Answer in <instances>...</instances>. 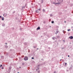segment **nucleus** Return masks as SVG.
<instances>
[{
    "instance_id": "1",
    "label": "nucleus",
    "mask_w": 73,
    "mask_h": 73,
    "mask_svg": "<svg viewBox=\"0 0 73 73\" xmlns=\"http://www.w3.org/2000/svg\"><path fill=\"white\" fill-rule=\"evenodd\" d=\"M24 60L25 61H27V60H28V58L27 56H25L24 58Z\"/></svg>"
},
{
    "instance_id": "2",
    "label": "nucleus",
    "mask_w": 73,
    "mask_h": 73,
    "mask_svg": "<svg viewBox=\"0 0 73 73\" xmlns=\"http://www.w3.org/2000/svg\"><path fill=\"white\" fill-rule=\"evenodd\" d=\"M11 69H12V67H10L8 69V70L9 72H11Z\"/></svg>"
},
{
    "instance_id": "3",
    "label": "nucleus",
    "mask_w": 73,
    "mask_h": 73,
    "mask_svg": "<svg viewBox=\"0 0 73 73\" xmlns=\"http://www.w3.org/2000/svg\"><path fill=\"white\" fill-rule=\"evenodd\" d=\"M69 38H70V39H73V36H70V37H69Z\"/></svg>"
},
{
    "instance_id": "4",
    "label": "nucleus",
    "mask_w": 73,
    "mask_h": 73,
    "mask_svg": "<svg viewBox=\"0 0 73 73\" xmlns=\"http://www.w3.org/2000/svg\"><path fill=\"white\" fill-rule=\"evenodd\" d=\"M37 30H39V29H40V27H38L36 29Z\"/></svg>"
},
{
    "instance_id": "5",
    "label": "nucleus",
    "mask_w": 73,
    "mask_h": 73,
    "mask_svg": "<svg viewBox=\"0 0 73 73\" xmlns=\"http://www.w3.org/2000/svg\"><path fill=\"white\" fill-rule=\"evenodd\" d=\"M55 4H60V2H58V3H55Z\"/></svg>"
},
{
    "instance_id": "6",
    "label": "nucleus",
    "mask_w": 73,
    "mask_h": 73,
    "mask_svg": "<svg viewBox=\"0 0 73 73\" xmlns=\"http://www.w3.org/2000/svg\"><path fill=\"white\" fill-rule=\"evenodd\" d=\"M2 27H5V24L3 23L2 24Z\"/></svg>"
},
{
    "instance_id": "7",
    "label": "nucleus",
    "mask_w": 73,
    "mask_h": 73,
    "mask_svg": "<svg viewBox=\"0 0 73 73\" xmlns=\"http://www.w3.org/2000/svg\"><path fill=\"white\" fill-rule=\"evenodd\" d=\"M58 33V31H56V33H55V34H56V35H57V33Z\"/></svg>"
},
{
    "instance_id": "8",
    "label": "nucleus",
    "mask_w": 73,
    "mask_h": 73,
    "mask_svg": "<svg viewBox=\"0 0 73 73\" xmlns=\"http://www.w3.org/2000/svg\"><path fill=\"white\" fill-rule=\"evenodd\" d=\"M36 12L37 13H38V12H39L38 11V10L36 11Z\"/></svg>"
},
{
    "instance_id": "9",
    "label": "nucleus",
    "mask_w": 73,
    "mask_h": 73,
    "mask_svg": "<svg viewBox=\"0 0 73 73\" xmlns=\"http://www.w3.org/2000/svg\"><path fill=\"white\" fill-rule=\"evenodd\" d=\"M57 38H60V36H57Z\"/></svg>"
},
{
    "instance_id": "10",
    "label": "nucleus",
    "mask_w": 73,
    "mask_h": 73,
    "mask_svg": "<svg viewBox=\"0 0 73 73\" xmlns=\"http://www.w3.org/2000/svg\"><path fill=\"white\" fill-rule=\"evenodd\" d=\"M43 0H41V3H43Z\"/></svg>"
},
{
    "instance_id": "11",
    "label": "nucleus",
    "mask_w": 73,
    "mask_h": 73,
    "mask_svg": "<svg viewBox=\"0 0 73 73\" xmlns=\"http://www.w3.org/2000/svg\"><path fill=\"white\" fill-rule=\"evenodd\" d=\"M43 12H45V10L44 9H43Z\"/></svg>"
},
{
    "instance_id": "12",
    "label": "nucleus",
    "mask_w": 73,
    "mask_h": 73,
    "mask_svg": "<svg viewBox=\"0 0 73 73\" xmlns=\"http://www.w3.org/2000/svg\"><path fill=\"white\" fill-rule=\"evenodd\" d=\"M63 33H64V34H65V33H66V31H63Z\"/></svg>"
},
{
    "instance_id": "13",
    "label": "nucleus",
    "mask_w": 73,
    "mask_h": 73,
    "mask_svg": "<svg viewBox=\"0 0 73 73\" xmlns=\"http://www.w3.org/2000/svg\"><path fill=\"white\" fill-rule=\"evenodd\" d=\"M51 23H52V24H53V23H54V21H52Z\"/></svg>"
},
{
    "instance_id": "14",
    "label": "nucleus",
    "mask_w": 73,
    "mask_h": 73,
    "mask_svg": "<svg viewBox=\"0 0 73 73\" xmlns=\"http://www.w3.org/2000/svg\"><path fill=\"white\" fill-rule=\"evenodd\" d=\"M5 48H8V46L7 45H5Z\"/></svg>"
},
{
    "instance_id": "15",
    "label": "nucleus",
    "mask_w": 73,
    "mask_h": 73,
    "mask_svg": "<svg viewBox=\"0 0 73 73\" xmlns=\"http://www.w3.org/2000/svg\"><path fill=\"white\" fill-rule=\"evenodd\" d=\"M53 16V15L52 14H50V17H52V16Z\"/></svg>"
},
{
    "instance_id": "16",
    "label": "nucleus",
    "mask_w": 73,
    "mask_h": 73,
    "mask_svg": "<svg viewBox=\"0 0 73 73\" xmlns=\"http://www.w3.org/2000/svg\"><path fill=\"white\" fill-rule=\"evenodd\" d=\"M2 20H3V21H4V17H3L2 18Z\"/></svg>"
},
{
    "instance_id": "17",
    "label": "nucleus",
    "mask_w": 73,
    "mask_h": 73,
    "mask_svg": "<svg viewBox=\"0 0 73 73\" xmlns=\"http://www.w3.org/2000/svg\"><path fill=\"white\" fill-rule=\"evenodd\" d=\"M24 44L25 45H27V43H26V42L24 43Z\"/></svg>"
},
{
    "instance_id": "18",
    "label": "nucleus",
    "mask_w": 73,
    "mask_h": 73,
    "mask_svg": "<svg viewBox=\"0 0 73 73\" xmlns=\"http://www.w3.org/2000/svg\"><path fill=\"white\" fill-rule=\"evenodd\" d=\"M25 6L23 7H22V8H25Z\"/></svg>"
},
{
    "instance_id": "19",
    "label": "nucleus",
    "mask_w": 73,
    "mask_h": 73,
    "mask_svg": "<svg viewBox=\"0 0 73 73\" xmlns=\"http://www.w3.org/2000/svg\"><path fill=\"white\" fill-rule=\"evenodd\" d=\"M22 65H24V63H22Z\"/></svg>"
},
{
    "instance_id": "20",
    "label": "nucleus",
    "mask_w": 73,
    "mask_h": 73,
    "mask_svg": "<svg viewBox=\"0 0 73 73\" xmlns=\"http://www.w3.org/2000/svg\"><path fill=\"white\" fill-rule=\"evenodd\" d=\"M70 6L71 7H72V6H73V4H71L70 5Z\"/></svg>"
},
{
    "instance_id": "21",
    "label": "nucleus",
    "mask_w": 73,
    "mask_h": 73,
    "mask_svg": "<svg viewBox=\"0 0 73 73\" xmlns=\"http://www.w3.org/2000/svg\"><path fill=\"white\" fill-rule=\"evenodd\" d=\"M52 38L53 40H54V37Z\"/></svg>"
},
{
    "instance_id": "22",
    "label": "nucleus",
    "mask_w": 73,
    "mask_h": 73,
    "mask_svg": "<svg viewBox=\"0 0 73 73\" xmlns=\"http://www.w3.org/2000/svg\"><path fill=\"white\" fill-rule=\"evenodd\" d=\"M53 4H55V5H56V3H55L54 2H53Z\"/></svg>"
},
{
    "instance_id": "23",
    "label": "nucleus",
    "mask_w": 73,
    "mask_h": 73,
    "mask_svg": "<svg viewBox=\"0 0 73 73\" xmlns=\"http://www.w3.org/2000/svg\"><path fill=\"white\" fill-rule=\"evenodd\" d=\"M3 57H4V56H1V58H3Z\"/></svg>"
},
{
    "instance_id": "24",
    "label": "nucleus",
    "mask_w": 73,
    "mask_h": 73,
    "mask_svg": "<svg viewBox=\"0 0 73 73\" xmlns=\"http://www.w3.org/2000/svg\"><path fill=\"white\" fill-rule=\"evenodd\" d=\"M38 10H39V11H40V10H41V9H38Z\"/></svg>"
},
{
    "instance_id": "25",
    "label": "nucleus",
    "mask_w": 73,
    "mask_h": 73,
    "mask_svg": "<svg viewBox=\"0 0 73 73\" xmlns=\"http://www.w3.org/2000/svg\"><path fill=\"white\" fill-rule=\"evenodd\" d=\"M33 48H36V46H33Z\"/></svg>"
},
{
    "instance_id": "26",
    "label": "nucleus",
    "mask_w": 73,
    "mask_h": 73,
    "mask_svg": "<svg viewBox=\"0 0 73 73\" xmlns=\"http://www.w3.org/2000/svg\"><path fill=\"white\" fill-rule=\"evenodd\" d=\"M5 16H7V14H6V13H5Z\"/></svg>"
},
{
    "instance_id": "27",
    "label": "nucleus",
    "mask_w": 73,
    "mask_h": 73,
    "mask_svg": "<svg viewBox=\"0 0 73 73\" xmlns=\"http://www.w3.org/2000/svg\"><path fill=\"white\" fill-rule=\"evenodd\" d=\"M70 31V29H68V31Z\"/></svg>"
},
{
    "instance_id": "28",
    "label": "nucleus",
    "mask_w": 73,
    "mask_h": 73,
    "mask_svg": "<svg viewBox=\"0 0 73 73\" xmlns=\"http://www.w3.org/2000/svg\"><path fill=\"white\" fill-rule=\"evenodd\" d=\"M54 37V40H55V39H56V37Z\"/></svg>"
},
{
    "instance_id": "29",
    "label": "nucleus",
    "mask_w": 73,
    "mask_h": 73,
    "mask_svg": "<svg viewBox=\"0 0 73 73\" xmlns=\"http://www.w3.org/2000/svg\"><path fill=\"white\" fill-rule=\"evenodd\" d=\"M32 58V59H34V58H33V57H32V58Z\"/></svg>"
},
{
    "instance_id": "30",
    "label": "nucleus",
    "mask_w": 73,
    "mask_h": 73,
    "mask_svg": "<svg viewBox=\"0 0 73 73\" xmlns=\"http://www.w3.org/2000/svg\"><path fill=\"white\" fill-rule=\"evenodd\" d=\"M24 57V56H22V58H23V57Z\"/></svg>"
},
{
    "instance_id": "31",
    "label": "nucleus",
    "mask_w": 73,
    "mask_h": 73,
    "mask_svg": "<svg viewBox=\"0 0 73 73\" xmlns=\"http://www.w3.org/2000/svg\"><path fill=\"white\" fill-rule=\"evenodd\" d=\"M2 66V65H1L0 67H1Z\"/></svg>"
},
{
    "instance_id": "32",
    "label": "nucleus",
    "mask_w": 73,
    "mask_h": 73,
    "mask_svg": "<svg viewBox=\"0 0 73 73\" xmlns=\"http://www.w3.org/2000/svg\"><path fill=\"white\" fill-rule=\"evenodd\" d=\"M38 73H40V71H38Z\"/></svg>"
},
{
    "instance_id": "33",
    "label": "nucleus",
    "mask_w": 73,
    "mask_h": 73,
    "mask_svg": "<svg viewBox=\"0 0 73 73\" xmlns=\"http://www.w3.org/2000/svg\"><path fill=\"white\" fill-rule=\"evenodd\" d=\"M5 44H6V45H7V43H5Z\"/></svg>"
},
{
    "instance_id": "34",
    "label": "nucleus",
    "mask_w": 73,
    "mask_h": 73,
    "mask_svg": "<svg viewBox=\"0 0 73 73\" xmlns=\"http://www.w3.org/2000/svg\"><path fill=\"white\" fill-rule=\"evenodd\" d=\"M54 73H56V72L54 71Z\"/></svg>"
},
{
    "instance_id": "35",
    "label": "nucleus",
    "mask_w": 73,
    "mask_h": 73,
    "mask_svg": "<svg viewBox=\"0 0 73 73\" xmlns=\"http://www.w3.org/2000/svg\"><path fill=\"white\" fill-rule=\"evenodd\" d=\"M67 72H68V71H69V70H67Z\"/></svg>"
},
{
    "instance_id": "36",
    "label": "nucleus",
    "mask_w": 73,
    "mask_h": 73,
    "mask_svg": "<svg viewBox=\"0 0 73 73\" xmlns=\"http://www.w3.org/2000/svg\"><path fill=\"white\" fill-rule=\"evenodd\" d=\"M68 57H70V56L68 55Z\"/></svg>"
},
{
    "instance_id": "37",
    "label": "nucleus",
    "mask_w": 73,
    "mask_h": 73,
    "mask_svg": "<svg viewBox=\"0 0 73 73\" xmlns=\"http://www.w3.org/2000/svg\"><path fill=\"white\" fill-rule=\"evenodd\" d=\"M17 70H18L19 69V68H17Z\"/></svg>"
},
{
    "instance_id": "38",
    "label": "nucleus",
    "mask_w": 73,
    "mask_h": 73,
    "mask_svg": "<svg viewBox=\"0 0 73 73\" xmlns=\"http://www.w3.org/2000/svg\"><path fill=\"white\" fill-rule=\"evenodd\" d=\"M21 29H22L21 28L20 29V30H21Z\"/></svg>"
},
{
    "instance_id": "39",
    "label": "nucleus",
    "mask_w": 73,
    "mask_h": 73,
    "mask_svg": "<svg viewBox=\"0 0 73 73\" xmlns=\"http://www.w3.org/2000/svg\"><path fill=\"white\" fill-rule=\"evenodd\" d=\"M44 59H42H42H41V60H43Z\"/></svg>"
},
{
    "instance_id": "40",
    "label": "nucleus",
    "mask_w": 73,
    "mask_h": 73,
    "mask_svg": "<svg viewBox=\"0 0 73 73\" xmlns=\"http://www.w3.org/2000/svg\"><path fill=\"white\" fill-rule=\"evenodd\" d=\"M67 64V63H65V65L66 64Z\"/></svg>"
},
{
    "instance_id": "41",
    "label": "nucleus",
    "mask_w": 73,
    "mask_h": 73,
    "mask_svg": "<svg viewBox=\"0 0 73 73\" xmlns=\"http://www.w3.org/2000/svg\"><path fill=\"white\" fill-rule=\"evenodd\" d=\"M1 17H2L0 16V18H1Z\"/></svg>"
},
{
    "instance_id": "42",
    "label": "nucleus",
    "mask_w": 73,
    "mask_h": 73,
    "mask_svg": "<svg viewBox=\"0 0 73 73\" xmlns=\"http://www.w3.org/2000/svg\"><path fill=\"white\" fill-rule=\"evenodd\" d=\"M13 29H14V28L13 27Z\"/></svg>"
},
{
    "instance_id": "43",
    "label": "nucleus",
    "mask_w": 73,
    "mask_h": 73,
    "mask_svg": "<svg viewBox=\"0 0 73 73\" xmlns=\"http://www.w3.org/2000/svg\"><path fill=\"white\" fill-rule=\"evenodd\" d=\"M48 49H50V47H48Z\"/></svg>"
},
{
    "instance_id": "44",
    "label": "nucleus",
    "mask_w": 73,
    "mask_h": 73,
    "mask_svg": "<svg viewBox=\"0 0 73 73\" xmlns=\"http://www.w3.org/2000/svg\"><path fill=\"white\" fill-rule=\"evenodd\" d=\"M64 48H62V49H64Z\"/></svg>"
},
{
    "instance_id": "45",
    "label": "nucleus",
    "mask_w": 73,
    "mask_h": 73,
    "mask_svg": "<svg viewBox=\"0 0 73 73\" xmlns=\"http://www.w3.org/2000/svg\"><path fill=\"white\" fill-rule=\"evenodd\" d=\"M37 69H38H38H39V68H38V69H37L36 70H37Z\"/></svg>"
},
{
    "instance_id": "46",
    "label": "nucleus",
    "mask_w": 73,
    "mask_h": 73,
    "mask_svg": "<svg viewBox=\"0 0 73 73\" xmlns=\"http://www.w3.org/2000/svg\"><path fill=\"white\" fill-rule=\"evenodd\" d=\"M29 52H30V51H29Z\"/></svg>"
},
{
    "instance_id": "47",
    "label": "nucleus",
    "mask_w": 73,
    "mask_h": 73,
    "mask_svg": "<svg viewBox=\"0 0 73 73\" xmlns=\"http://www.w3.org/2000/svg\"><path fill=\"white\" fill-rule=\"evenodd\" d=\"M37 50H38V48H37Z\"/></svg>"
},
{
    "instance_id": "48",
    "label": "nucleus",
    "mask_w": 73,
    "mask_h": 73,
    "mask_svg": "<svg viewBox=\"0 0 73 73\" xmlns=\"http://www.w3.org/2000/svg\"><path fill=\"white\" fill-rule=\"evenodd\" d=\"M4 15H5V14L3 15V16H4Z\"/></svg>"
},
{
    "instance_id": "49",
    "label": "nucleus",
    "mask_w": 73,
    "mask_h": 73,
    "mask_svg": "<svg viewBox=\"0 0 73 73\" xmlns=\"http://www.w3.org/2000/svg\"><path fill=\"white\" fill-rule=\"evenodd\" d=\"M64 23H66V21H64Z\"/></svg>"
},
{
    "instance_id": "50",
    "label": "nucleus",
    "mask_w": 73,
    "mask_h": 73,
    "mask_svg": "<svg viewBox=\"0 0 73 73\" xmlns=\"http://www.w3.org/2000/svg\"><path fill=\"white\" fill-rule=\"evenodd\" d=\"M55 39H57V38H56Z\"/></svg>"
},
{
    "instance_id": "51",
    "label": "nucleus",
    "mask_w": 73,
    "mask_h": 73,
    "mask_svg": "<svg viewBox=\"0 0 73 73\" xmlns=\"http://www.w3.org/2000/svg\"><path fill=\"white\" fill-rule=\"evenodd\" d=\"M61 60H62V59H61V60H60V61H61Z\"/></svg>"
},
{
    "instance_id": "52",
    "label": "nucleus",
    "mask_w": 73,
    "mask_h": 73,
    "mask_svg": "<svg viewBox=\"0 0 73 73\" xmlns=\"http://www.w3.org/2000/svg\"><path fill=\"white\" fill-rule=\"evenodd\" d=\"M19 68H21V67H20Z\"/></svg>"
},
{
    "instance_id": "53",
    "label": "nucleus",
    "mask_w": 73,
    "mask_h": 73,
    "mask_svg": "<svg viewBox=\"0 0 73 73\" xmlns=\"http://www.w3.org/2000/svg\"><path fill=\"white\" fill-rule=\"evenodd\" d=\"M2 69H3V67H2Z\"/></svg>"
},
{
    "instance_id": "54",
    "label": "nucleus",
    "mask_w": 73,
    "mask_h": 73,
    "mask_svg": "<svg viewBox=\"0 0 73 73\" xmlns=\"http://www.w3.org/2000/svg\"><path fill=\"white\" fill-rule=\"evenodd\" d=\"M40 66V65H38V66Z\"/></svg>"
},
{
    "instance_id": "55",
    "label": "nucleus",
    "mask_w": 73,
    "mask_h": 73,
    "mask_svg": "<svg viewBox=\"0 0 73 73\" xmlns=\"http://www.w3.org/2000/svg\"><path fill=\"white\" fill-rule=\"evenodd\" d=\"M50 28L51 27V26H50Z\"/></svg>"
},
{
    "instance_id": "56",
    "label": "nucleus",
    "mask_w": 73,
    "mask_h": 73,
    "mask_svg": "<svg viewBox=\"0 0 73 73\" xmlns=\"http://www.w3.org/2000/svg\"><path fill=\"white\" fill-rule=\"evenodd\" d=\"M17 59H16V60L17 61Z\"/></svg>"
},
{
    "instance_id": "57",
    "label": "nucleus",
    "mask_w": 73,
    "mask_h": 73,
    "mask_svg": "<svg viewBox=\"0 0 73 73\" xmlns=\"http://www.w3.org/2000/svg\"><path fill=\"white\" fill-rule=\"evenodd\" d=\"M17 73H19V72H17Z\"/></svg>"
},
{
    "instance_id": "58",
    "label": "nucleus",
    "mask_w": 73,
    "mask_h": 73,
    "mask_svg": "<svg viewBox=\"0 0 73 73\" xmlns=\"http://www.w3.org/2000/svg\"><path fill=\"white\" fill-rule=\"evenodd\" d=\"M63 41H65V40H63Z\"/></svg>"
},
{
    "instance_id": "59",
    "label": "nucleus",
    "mask_w": 73,
    "mask_h": 73,
    "mask_svg": "<svg viewBox=\"0 0 73 73\" xmlns=\"http://www.w3.org/2000/svg\"><path fill=\"white\" fill-rule=\"evenodd\" d=\"M45 63H44V64Z\"/></svg>"
},
{
    "instance_id": "60",
    "label": "nucleus",
    "mask_w": 73,
    "mask_h": 73,
    "mask_svg": "<svg viewBox=\"0 0 73 73\" xmlns=\"http://www.w3.org/2000/svg\"><path fill=\"white\" fill-rule=\"evenodd\" d=\"M72 28H73V27H72Z\"/></svg>"
},
{
    "instance_id": "61",
    "label": "nucleus",
    "mask_w": 73,
    "mask_h": 73,
    "mask_svg": "<svg viewBox=\"0 0 73 73\" xmlns=\"http://www.w3.org/2000/svg\"><path fill=\"white\" fill-rule=\"evenodd\" d=\"M64 42H65V41H64Z\"/></svg>"
},
{
    "instance_id": "62",
    "label": "nucleus",
    "mask_w": 73,
    "mask_h": 73,
    "mask_svg": "<svg viewBox=\"0 0 73 73\" xmlns=\"http://www.w3.org/2000/svg\"><path fill=\"white\" fill-rule=\"evenodd\" d=\"M62 1H63V0H62Z\"/></svg>"
},
{
    "instance_id": "63",
    "label": "nucleus",
    "mask_w": 73,
    "mask_h": 73,
    "mask_svg": "<svg viewBox=\"0 0 73 73\" xmlns=\"http://www.w3.org/2000/svg\"><path fill=\"white\" fill-rule=\"evenodd\" d=\"M72 31H73V29L72 30Z\"/></svg>"
}]
</instances>
